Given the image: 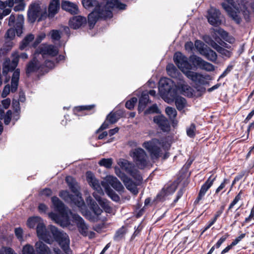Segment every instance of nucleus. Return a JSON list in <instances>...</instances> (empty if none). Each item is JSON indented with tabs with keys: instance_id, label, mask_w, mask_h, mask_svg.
Returning a JSON list of instances; mask_svg holds the SVG:
<instances>
[{
	"instance_id": "nucleus-1",
	"label": "nucleus",
	"mask_w": 254,
	"mask_h": 254,
	"mask_svg": "<svg viewBox=\"0 0 254 254\" xmlns=\"http://www.w3.org/2000/svg\"><path fill=\"white\" fill-rule=\"evenodd\" d=\"M82 4L86 9L95 6L94 10L88 15V23L91 28L98 19L112 17L113 8L125 9L126 6L118 0H101L100 2L97 0H82Z\"/></svg>"
},
{
	"instance_id": "nucleus-2",
	"label": "nucleus",
	"mask_w": 254,
	"mask_h": 254,
	"mask_svg": "<svg viewBox=\"0 0 254 254\" xmlns=\"http://www.w3.org/2000/svg\"><path fill=\"white\" fill-rule=\"evenodd\" d=\"M142 146L149 152L152 159H158L162 154V150L165 151L170 147L168 143L156 138L144 142Z\"/></svg>"
},
{
	"instance_id": "nucleus-3",
	"label": "nucleus",
	"mask_w": 254,
	"mask_h": 254,
	"mask_svg": "<svg viewBox=\"0 0 254 254\" xmlns=\"http://www.w3.org/2000/svg\"><path fill=\"white\" fill-rule=\"evenodd\" d=\"M224 1L222 3L223 8L227 11L229 15L237 23L240 22L241 19L238 13L242 10L244 6L237 3L234 0H223Z\"/></svg>"
},
{
	"instance_id": "nucleus-4",
	"label": "nucleus",
	"mask_w": 254,
	"mask_h": 254,
	"mask_svg": "<svg viewBox=\"0 0 254 254\" xmlns=\"http://www.w3.org/2000/svg\"><path fill=\"white\" fill-rule=\"evenodd\" d=\"M52 201L53 205L54 206L55 209L63 215V217L64 220H62L59 215L53 212L49 214V217L61 226H64V225L68 224V220L67 218L64 216V203L59 199L58 197L56 196L52 197Z\"/></svg>"
},
{
	"instance_id": "nucleus-5",
	"label": "nucleus",
	"mask_w": 254,
	"mask_h": 254,
	"mask_svg": "<svg viewBox=\"0 0 254 254\" xmlns=\"http://www.w3.org/2000/svg\"><path fill=\"white\" fill-rule=\"evenodd\" d=\"M50 230L54 239L58 242L65 254H70L71 252L69 248V239L67 235L59 231L56 227L51 226Z\"/></svg>"
},
{
	"instance_id": "nucleus-6",
	"label": "nucleus",
	"mask_w": 254,
	"mask_h": 254,
	"mask_svg": "<svg viewBox=\"0 0 254 254\" xmlns=\"http://www.w3.org/2000/svg\"><path fill=\"white\" fill-rule=\"evenodd\" d=\"M174 86V82L171 79L166 77L160 79L159 91L165 101L173 95V92H177L175 88H173Z\"/></svg>"
},
{
	"instance_id": "nucleus-7",
	"label": "nucleus",
	"mask_w": 254,
	"mask_h": 254,
	"mask_svg": "<svg viewBox=\"0 0 254 254\" xmlns=\"http://www.w3.org/2000/svg\"><path fill=\"white\" fill-rule=\"evenodd\" d=\"M46 14V8L42 9L39 3L34 2L29 5L27 15L28 20L31 23L34 22L37 19L41 20Z\"/></svg>"
},
{
	"instance_id": "nucleus-8",
	"label": "nucleus",
	"mask_w": 254,
	"mask_h": 254,
	"mask_svg": "<svg viewBox=\"0 0 254 254\" xmlns=\"http://www.w3.org/2000/svg\"><path fill=\"white\" fill-rule=\"evenodd\" d=\"M129 154L139 168L143 169L147 165L148 157L143 149L137 148L133 149L130 152Z\"/></svg>"
},
{
	"instance_id": "nucleus-9",
	"label": "nucleus",
	"mask_w": 254,
	"mask_h": 254,
	"mask_svg": "<svg viewBox=\"0 0 254 254\" xmlns=\"http://www.w3.org/2000/svg\"><path fill=\"white\" fill-rule=\"evenodd\" d=\"M174 61L186 76L187 72L191 71L192 67V65L189 63L187 57L181 52H177L175 54Z\"/></svg>"
},
{
	"instance_id": "nucleus-10",
	"label": "nucleus",
	"mask_w": 254,
	"mask_h": 254,
	"mask_svg": "<svg viewBox=\"0 0 254 254\" xmlns=\"http://www.w3.org/2000/svg\"><path fill=\"white\" fill-rule=\"evenodd\" d=\"M72 218L81 235L84 237H88L90 239L94 237L95 233L89 231V226L82 217L77 214H74L72 215Z\"/></svg>"
},
{
	"instance_id": "nucleus-11",
	"label": "nucleus",
	"mask_w": 254,
	"mask_h": 254,
	"mask_svg": "<svg viewBox=\"0 0 254 254\" xmlns=\"http://www.w3.org/2000/svg\"><path fill=\"white\" fill-rule=\"evenodd\" d=\"M60 196L66 202L74 204L78 207H81L84 205V202L80 193H76L73 196L70 194L68 191L63 190L60 192Z\"/></svg>"
},
{
	"instance_id": "nucleus-12",
	"label": "nucleus",
	"mask_w": 254,
	"mask_h": 254,
	"mask_svg": "<svg viewBox=\"0 0 254 254\" xmlns=\"http://www.w3.org/2000/svg\"><path fill=\"white\" fill-rule=\"evenodd\" d=\"M20 76V70L16 69L13 73L11 81V87L9 85L7 84L5 86L2 93V97H5L10 92H14L16 91L18 85V82Z\"/></svg>"
},
{
	"instance_id": "nucleus-13",
	"label": "nucleus",
	"mask_w": 254,
	"mask_h": 254,
	"mask_svg": "<svg viewBox=\"0 0 254 254\" xmlns=\"http://www.w3.org/2000/svg\"><path fill=\"white\" fill-rule=\"evenodd\" d=\"M59 51L56 46L52 45H45L40 49V53H36L38 57L43 59L52 58L58 54Z\"/></svg>"
},
{
	"instance_id": "nucleus-14",
	"label": "nucleus",
	"mask_w": 254,
	"mask_h": 254,
	"mask_svg": "<svg viewBox=\"0 0 254 254\" xmlns=\"http://www.w3.org/2000/svg\"><path fill=\"white\" fill-rule=\"evenodd\" d=\"M186 76L196 84L199 85L207 84V80L210 79V76L208 75H202L192 71L187 72Z\"/></svg>"
},
{
	"instance_id": "nucleus-15",
	"label": "nucleus",
	"mask_w": 254,
	"mask_h": 254,
	"mask_svg": "<svg viewBox=\"0 0 254 254\" xmlns=\"http://www.w3.org/2000/svg\"><path fill=\"white\" fill-rule=\"evenodd\" d=\"M86 180L89 185L94 190L99 196L103 194L102 190V182L100 183L94 176L93 174L91 172H87L86 174Z\"/></svg>"
},
{
	"instance_id": "nucleus-16",
	"label": "nucleus",
	"mask_w": 254,
	"mask_h": 254,
	"mask_svg": "<svg viewBox=\"0 0 254 254\" xmlns=\"http://www.w3.org/2000/svg\"><path fill=\"white\" fill-rule=\"evenodd\" d=\"M207 17L209 23L213 26H217L221 24L222 22L221 15L220 11L214 7H211L209 9Z\"/></svg>"
},
{
	"instance_id": "nucleus-17",
	"label": "nucleus",
	"mask_w": 254,
	"mask_h": 254,
	"mask_svg": "<svg viewBox=\"0 0 254 254\" xmlns=\"http://www.w3.org/2000/svg\"><path fill=\"white\" fill-rule=\"evenodd\" d=\"M12 60L11 62L10 60H6L3 64V73L6 74L8 71L13 70L17 66L19 59V55L17 52H14L12 55Z\"/></svg>"
},
{
	"instance_id": "nucleus-18",
	"label": "nucleus",
	"mask_w": 254,
	"mask_h": 254,
	"mask_svg": "<svg viewBox=\"0 0 254 254\" xmlns=\"http://www.w3.org/2000/svg\"><path fill=\"white\" fill-rule=\"evenodd\" d=\"M36 233L38 237L46 243L50 244L52 241L50 233L47 230L43 222L36 227Z\"/></svg>"
},
{
	"instance_id": "nucleus-19",
	"label": "nucleus",
	"mask_w": 254,
	"mask_h": 254,
	"mask_svg": "<svg viewBox=\"0 0 254 254\" xmlns=\"http://www.w3.org/2000/svg\"><path fill=\"white\" fill-rule=\"evenodd\" d=\"M15 17L13 15H11L9 17L8 25L10 26H13L15 28L16 33L18 36H20L22 31V27L24 23V17L23 15H18L17 19L16 20Z\"/></svg>"
},
{
	"instance_id": "nucleus-20",
	"label": "nucleus",
	"mask_w": 254,
	"mask_h": 254,
	"mask_svg": "<svg viewBox=\"0 0 254 254\" xmlns=\"http://www.w3.org/2000/svg\"><path fill=\"white\" fill-rule=\"evenodd\" d=\"M38 59L40 57H38L37 54H35L34 57L27 65L26 73L27 75H29L32 73L37 71L42 67V62L39 61Z\"/></svg>"
},
{
	"instance_id": "nucleus-21",
	"label": "nucleus",
	"mask_w": 254,
	"mask_h": 254,
	"mask_svg": "<svg viewBox=\"0 0 254 254\" xmlns=\"http://www.w3.org/2000/svg\"><path fill=\"white\" fill-rule=\"evenodd\" d=\"M118 164L121 167V168L129 173L136 180L138 181H140L141 180V177L138 171H131V165L128 161L125 159H120L118 161Z\"/></svg>"
},
{
	"instance_id": "nucleus-22",
	"label": "nucleus",
	"mask_w": 254,
	"mask_h": 254,
	"mask_svg": "<svg viewBox=\"0 0 254 254\" xmlns=\"http://www.w3.org/2000/svg\"><path fill=\"white\" fill-rule=\"evenodd\" d=\"M193 64L198 68L205 70L208 71H213L215 69L214 66L210 63H209L201 58L194 56L192 59Z\"/></svg>"
},
{
	"instance_id": "nucleus-23",
	"label": "nucleus",
	"mask_w": 254,
	"mask_h": 254,
	"mask_svg": "<svg viewBox=\"0 0 254 254\" xmlns=\"http://www.w3.org/2000/svg\"><path fill=\"white\" fill-rule=\"evenodd\" d=\"M104 183L108 185L109 188H110V186H112L118 191H122L124 190V187L121 182L117 178L112 176H107L105 179L102 182V185Z\"/></svg>"
},
{
	"instance_id": "nucleus-24",
	"label": "nucleus",
	"mask_w": 254,
	"mask_h": 254,
	"mask_svg": "<svg viewBox=\"0 0 254 254\" xmlns=\"http://www.w3.org/2000/svg\"><path fill=\"white\" fill-rule=\"evenodd\" d=\"M175 101L176 107L178 110H182L186 105L187 102L186 99L177 95V92H173V94L168 99H165V101L168 103Z\"/></svg>"
},
{
	"instance_id": "nucleus-25",
	"label": "nucleus",
	"mask_w": 254,
	"mask_h": 254,
	"mask_svg": "<svg viewBox=\"0 0 254 254\" xmlns=\"http://www.w3.org/2000/svg\"><path fill=\"white\" fill-rule=\"evenodd\" d=\"M153 121L163 131H169L170 126L168 120L163 115L155 116Z\"/></svg>"
},
{
	"instance_id": "nucleus-26",
	"label": "nucleus",
	"mask_w": 254,
	"mask_h": 254,
	"mask_svg": "<svg viewBox=\"0 0 254 254\" xmlns=\"http://www.w3.org/2000/svg\"><path fill=\"white\" fill-rule=\"evenodd\" d=\"M215 179L216 177L210 176L205 183L201 186L197 198V201L201 200L205 195L207 191L212 186Z\"/></svg>"
},
{
	"instance_id": "nucleus-27",
	"label": "nucleus",
	"mask_w": 254,
	"mask_h": 254,
	"mask_svg": "<svg viewBox=\"0 0 254 254\" xmlns=\"http://www.w3.org/2000/svg\"><path fill=\"white\" fill-rule=\"evenodd\" d=\"M86 19L85 17L76 16L73 17L69 21L70 27L76 29L85 25L86 23Z\"/></svg>"
},
{
	"instance_id": "nucleus-28",
	"label": "nucleus",
	"mask_w": 254,
	"mask_h": 254,
	"mask_svg": "<svg viewBox=\"0 0 254 254\" xmlns=\"http://www.w3.org/2000/svg\"><path fill=\"white\" fill-rule=\"evenodd\" d=\"M61 7L63 10L72 14H75L78 12V8L77 4L68 0H63Z\"/></svg>"
},
{
	"instance_id": "nucleus-29",
	"label": "nucleus",
	"mask_w": 254,
	"mask_h": 254,
	"mask_svg": "<svg viewBox=\"0 0 254 254\" xmlns=\"http://www.w3.org/2000/svg\"><path fill=\"white\" fill-rule=\"evenodd\" d=\"M176 91H180L183 94L186 96H190L192 94L191 87L184 81L182 79L178 83L175 87Z\"/></svg>"
},
{
	"instance_id": "nucleus-30",
	"label": "nucleus",
	"mask_w": 254,
	"mask_h": 254,
	"mask_svg": "<svg viewBox=\"0 0 254 254\" xmlns=\"http://www.w3.org/2000/svg\"><path fill=\"white\" fill-rule=\"evenodd\" d=\"M122 179L127 189L131 192L133 194L138 193V191L137 189V185L133 182L131 179L125 176L122 177Z\"/></svg>"
},
{
	"instance_id": "nucleus-31",
	"label": "nucleus",
	"mask_w": 254,
	"mask_h": 254,
	"mask_svg": "<svg viewBox=\"0 0 254 254\" xmlns=\"http://www.w3.org/2000/svg\"><path fill=\"white\" fill-rule=\"evenodd\" d=\"M93 195L106 213H112L113 209L110 205L109 202L107 200L102 199L101 196L97 194L96 192H94Z\"/></svg>"
},
{
	"instance_id": "nucleus-32",
	"label": "nucleus",
	"mask_w": 254,
	"mask_h": 254,
	"mask_svg": "<svg viewBox=\"0 0 254 254\" xmlns=\"http://www.w3.org/2000/svg\"><path fill=\"white\" fill-rule=\"evenodd\" d=\"M60 0H51L50 2L48 8V16L53 17L57 14L60 9Z\"/></svg>"
},
{
	"instance_id": "nucleus-33",
	"label": "nucleus",
	"mask_w": 254,
	"mask_h": 254,
	"mask_svg": "<svg viewBox=\"0 0 254 254\" xmlns=\"http://www.w3.org/2000/svg\"><path fill=\"white\" fill-rule=\"evenodd\" d=\"M35 247L38 254H51L50 248L41 241L35 243Z\"/></svg>"
},
{
	"instance_id": "nucleus-34",
	"label": "nucleus",
	"mask_w": 254,
	"mask_h": 254,
	"mask_svg": "<svg viewBox=\"0 0 254 254\" xmlns=\"http://www.w3.org/2000/svg\"><path fill=\"white\" fill-rule=\"evenodd\" d=\"M65 181L68 186L74 194L80 193L79 192V187L74 179L71 176H67L66 177Z\"/></svg>"
},
{
	"instance_id": "nucleus-35",
	"label": "nucleus",
	"mask_w": 254,
	"mask_h": 254,
	"mask_svg": "<svg viewBox=\"0 0 254 254\" xmlns=\"http://www.w3.org/2000/svg\"><path fill=\"white\" fill-rule=\"evenodd\" d=\"M150 102L148 93H142L139 100L138 110L139 112H142L145 108L147 104Z\"/></svg>"
},
{
	"instance_id": "nucleus-36",
	"label": "nucleus",
	"mask_w": 254,
	"mask_h": 254,
	"mask_svg": "<svg viewBox=\"0 0 254 254\" xmlns=\"http://www.w3.org/2000/svg\"><path fill=\"white\" fill-rule=\"evenodd\" d=\"M102 187L104 189L108 195L114 201H119L120 200L119 196L116 194L110 188L108 187L105 183L102 184Z\"/></svg>"
},
{
	"instance_id": "nucleus-37",
	"label": "nucleus",
	"mask_w": 254,
	"mask_h": 254,
	"mask_svg": "<svg viewBox=\"0 0 254 254\" xmlns=\"http://www.w3.org/2000/svg\"><path fill=\"white\" fill-rule=\"evenodd\" d=\"M201 55L204 56L207 60L214 62L216 61L217 56L216 53L209 48H207Z\"/></svg>"
},
{
	"instance_id": "nucleus-38",
	"label": "nucleus",
	"mask_w": 254,
	"mask_h": 254,
	"mask_svg": "<svg viewBox=\"0 0 254 254\" xmlns=\"http://www.w3.org/2000/svg\"><path fill=\"white\" fill-rule=\"evenodd\" d=\"M43 222L41 217L38 216H34L29 218L27 220V224L29 228H33L36 226H39L40 223Z\"/></svg>"
},
{
	"instance_id": "nucleus-39",
	"label": "nucleus",
	"mask_w": 254,
	"mask_h": 254,
	"mask_svg": "<svg viewBox=\"0 0 254 254\" xmlns=\"http://www.w3.org/2000/svg\"><path fill=\"white\" fill-rule=\"evenodd\" d=\"M216 33L219 34L221 37L229 43H232L234 41V39L229 36L228 33L221 28H218L215 30Z\"/></svg>"
},
{
	"instance_id": "nucleus-40",
	"label": "nucleus",
	"mask_w": 254,
	"mask_h": 254,
	"mask_svg": "<svg viewBox=\"0 0 254 254\" xmlns=\"http://www.w3.org/2000/svg\"><path fill=\"white\" fill-rule=\"evenodd\" d=\"M87 201L88 204L91 205V208L96 215L99 216L102 213V209L97 205V204L90 197L87 199Z\"/></svg>"
},
{
	"instance_id": "nucleus-41",
	"label": "nucleus",
	"mask_w": 254,
	"mask_h": 254,
	"mask_svg": "<svg viewBox=\"0 0 254 254\" xmlns=\"http://www.w3.org/2000/svg\"><path fill=\"white\" fill-rule=\"evenodd\" d=\"M166 70L169 76L173 78H176L177 77L179 71L172 64H169L167 65Z\"/></svg>"
},
{
	"instance_id": "nucleus-42",
	"label": "nucleus",
	"mask_w": 254,
	"mask_h": 254,
	"mask_svg": "<svg viewBox=\"0 0 254 254\" xmlns=\"http://www.w3.org/2000/svg\"><path fill=\"white\" fill-rule=\"evenodd\" d=\"M171 189L170 188H168L166 189H162L160 192L157 195L156 199L159 201L163 200L166 196L174 191V190L170 191Z\"/></svg>"
},
{
	"instance_id": "nucleus-43",
	"label": "nucleus",
	"mask_w": 254,
	"mask_h": 254,
	"mask_svg": "<svg viewBox=\"0 0 254 254\" xmlns=\"http://www.w3.org/2000/svg\"><path fill=\"white\" fill-rule=\"evenodd\" d=\"M194 47L201 55L204 54V51L207 48L203 42L199 40L195 41L194 43Z\"/></svg>"
},
{
	"instance_id": "nucleus-44",
	"label": "nucleus",
	"mask_w": 254,
	"mask_h": 254,
	"mask_svg": "<svg viewBox=\"0 0 254 254\" xmlns=\"http://www.w3.org/2000/svg\"><path fill=\"white\" fill-rule=\"evenodd\" d=\"M34 38V36L32 34L27 35L22 41V44L20 46V49L23 50L25 49Z\"/></svg>"
},
{
	"instance_id": "nucleus-45",
	"label": "nucleus",
	"mask_w": 254,
	"mask_h": 254,
	"mask_svg": "<svg viewBox=\"0 0 254 254\" xmlns=\"http://www.w3.org/2000/svg\"><path fill=\"white\" fill-rule=\"evenodd\" d=\"M21 254H36L35 250L32 246L30 244H26L23 246Z\"/></svg>"
},
{
	"instance_id": "nucleus-46",
	"label": "nucleus",
	"mask_w": 254,
	"mask_h": 254,
	"mask_svg": "<svg viewBox=\"0 0 254 254\" xmlns=\"http://www.w3.org/2000/svg\"><path fill=\"white\" fill-rule=\"evenodd\" d=\"M165 112L171 119H175L177 114L176 109L173 107H167L166 108Z\"/></svg>"
},
{
	"instance_id": "nucleus-47",
	"label": "nucleus",
	"mask_w": 254,
	"mask_h": 254,
	"mask_svg": "<svg viewBox=\"0 0 254 254\" xmlns=\"http://www.w3.org/2000/svg\"><path fill=\"white\" fill-rule=\"evenodd\" d=\"M113 163L112 159L111 158L108 159H101L99 162V164L101 166H103L107 168H110L111 167Z\"/></svg>"
},
{
	"instance_id": "nucleus-48",
	"label": "nucleus",
	"mask_w": 254,
	"mask_h": 254,
	"mask_svg": "<svg viewBox=\"0 0 254 254\" xmlns=\"http://www.w3.org/2000/svg\"><path fill=\"white\" fill-rule=\"evenodd\" d=\"M119 119V116L115 113H111L107 117V120L110 124L115 123Z\"/></svg>"
},
{
	"instance_id": "nucleus-49",
	"label": "nucleus",
	"mask_w": 254,
	"mask_h": 254,
	"mask_svg": "<svg viewBox=\"0 0 254 254\" xmlns=\"http://www.w3.org/2000/svg\"><path fill=\"white\" fill-rule=\"evenodd\" d=\"M15 29H14L13 28H10L7 30L5 35V40H12L15 37Z\"/></svg>"
},
{
	"instance_id": "nucleus-50",
	"label": "nucleus",
	"mask_w": 254,
	"mask_h": 254,
	"mask_svg": "<svg viewBox=\"0 0 254 254\" xmlns=\"http://www.w3.org/2000/svg\"><path fill=\"white\" fill-rule=\"evenodd\" d=\"M50 34L53 41H59L61 37L60 32L57 30H52Z\"/></svg>"
},
{
	"instance_id": "nucleus-51",
	"label": "nucleus",
	"mask_w": 254,
	"mask_h": 254,
	"mask_svg": "<svg viewBox=\"0 0 254 254\" xmlns=\"http://www.w3.org/2000/svg\"><path fill=\"white\" fill-rule=\"evenodd\" d=\"M137 99L136 97L132 98L130 100L127 101L126 103V107L127 108L131 110L132 109L136 103L137 102Z\"/></svg>"
},
{
	"instance_id": "nucleus-52",
	"label": "nucleus",
	"mask_w": 254,
	"mask_h": 254,
	"mask_svg": "<svg viewBox=\"0 0 254 254\" xmlns=\"http://www.w3.org/2000/svg\"><path fill=\"white\" fill-rule=\"evenodd\" d=\"M195 127L194 124H191L187 128V134L190 137H193L195 136Z\"/></svg>"
},
{
	"instance_id": "nucleus-53",
	"label": "nucleus",
	"mask_w": 254,
	"mask_h": 254,
	"mask_svg": "<svg viewBox=\"0 0 254 254\" xmlns=\"http://www.w3.org/2000/svg\"><path fill=\"white\" fill-rule=\"evenodd\" d=\"M160 110L158 109L156 104H154L152 106L150 107L147 110H146L144 113L145 114H153V113H159Z\"/></svg>"
},
{
	"instance_id": "nucleus-54",
	"label": "nucleus",
	"mask_w": 254,
	"mask_h": 254,
	"mask_svg": "<svg viewBox=\"0 0 254 254\" xmlns=\"http://www.w3.org/2000/svg\"><path fill=\"white\" fill-rule=\"evenodd\" d=\"M0 254H17L15 251L9 247H2L0 249Z\"/></svg>"
},
{
	"instance_id": "nucleus-55",
	"label": "nucleus",
	"mask_w": 254,
	"mask_h": 254,
	"mask_svg": "<svg viewBox=\"0 0 254 254\" xmlns=\"http://www.w3.org/2000/svg\"><path fill=\"white\" fill-rule=\"evenodd\" d=\"M15 234L17 238V239L20 241H23V230L21 228H17L15 229Z\"/></svg>"
},
{
	"instance_id": "nucleus-56",
	"label": "nucleus",
	"mask_w": 254,
	"mask_h": 254,
	"mask_svg": "<svg viewBox=\"0 0 254 254\" xmlns=\"http://www.w3.org/2000/svg\"><path fill=\"white\" fill-rule=\"evenodd\" d=\"M242 190H241L237 195L235 197L234 199L231 203L229 206V209H231L233 206L241 199Z\"/></svg>"
},
{
	"instance_id": "nucleus-57",
	"label": "nucleus",
	"mask_w": 254,
	"mask_h": 254,
	"mask_svg": "<svg viewBox=\"0 0 254 254\" xmlns=\"http://www.w3.org/2000/svg\"><path fill=\"white\" fill-rule=\"evenodd\" d=\"M125 229L124 228L120 229L116 233L115 236V239L118 240L119 239L122 238L125 234Z\"/></svg>"
},
{
	"instance_id": "nucleus-58",
	"label": "nucleus",
	"mask_w": 254,
	"mask_h": 254,
	"mask_svg": "<svg viewBox=\"0 0 254 254\" xmlns=\"http://www.w3.org/2000/svg\"><path fill=\"white\" fill-rule=\"evenodd\" d=\"M11 41V40H6L3 47V50L7 51L11 49L13 45V43Z\"/></svg>"
},
{
	"instance_id": "nucleus-59",
	"label": "nucleus",
	"mask_w": 254,
	"mask_h": 254,
	"mask_svg": "<svg viewBox=\"0 0 254 254\" xmlns=\"http://www.w3.org/2000/svg\"><path fill=\"white\" fill-rule=\"evenodd\" d=\"M49 57L48 58H45V61L44 62L45 65L46 67H47L49 68H53L54 67L55 65V63L52 61L51 60L49 59Z\"/></svg>"
},
{
	"instance_id": "nucleus-60",
	"label": "nucleus",
	"mask_w": 254,
	"mask_h": 254,
	"mask_svg": "<svg viewBox=\"0 0 254 254\" xmlns=\"http://www.w3.org/2000/svg\"><path fill=\"white\" fill-rule=\"evenodd\" d=\"M220 54H221V55L224 56H226L228 58H229L232 55V53L226 50V49H224L223 47H222L220 51H219V52Z\"/></svg>"
},
{
	"instance_id": "nucleus-61",
	"label": "nucleus",
	"mask_w": 254,
	"mask_h": 254,
	"mask_svg": "<svg viewBox=\"0 0 254 254\" xmlns=\"http://www.w3.org/2000/svg\"><path fill=\"white\" fill-rule=\"evenodd\" d=\"M228 183H229L228 180L227 179H224L221 185L216 190V193H218L220 191L223 190L225 187L226 184Z\"/></svg>"
},
{
	"instance_id": "nucleus-62",
	"label": "nucleus",
	"mask_w": 254,
	"mask_h": 254,
	"mask_svg": "<svg viewBox=\"0 0 254 254\" xmlns=\"http://www.w3.org/2000/svg\"><path fill=\"white\" fill-rule=\"evenodd\" d=\"M227 238V236H222L218 241V242L216 243V245H215V247L216 248H219L221 245H222V244L223 243H224L226 239Z\"/></svg>"
},
{
	"instance_id": "nucleus-63",
	"label": "nucleus",
	"mask_w": 254,
	"mask_h": 254,
	"mask_svg": "<svg viewBox=\"0 0 254 254\" xmlns=\"http://www.w3.org/2000/svg\"><path fill=\"white\" fill-rule=\"evenodd\" d=\"M245 237V234H242L240 235L238 237L236 238L231 243L233 246L236 245L242 239Z\"/></svg>"
},
{
	"instance_id": "nucleus-64",
	"label": "nucleus",
	"mask_w": 254,
	"mask_h": 254,
	"mask_svg": "<svg viewBox=\"0 0 254 254\" xmlns=\"http://www.w3.org/2000/svg\"><path fill=\"white\" fill-rule=\"evenodd\" d=\"M52 193V190L50 189L46 188L44 189L41 192V194L42 195H45L47 196H50Z\"/></svg>"
}]
</instances>
